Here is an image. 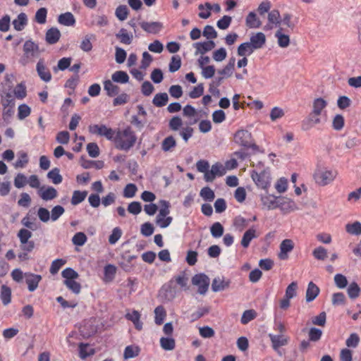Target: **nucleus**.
Segmentation results:
<instances>
[{"label": "nucleus", "mask_w": 361, "mask_h": 361, "mask_svg": "<svg viewBox=\"0 0 361 361\" xmlns=\"http://www.w3.org/2000/svg\"><path fill=\"white\" fill-rule=\"evenodd\" d=\"M47 176L55 185L60 184L63 181V177L60 174V169L56 167L49 171Z\"/></svg>", "instance_id": "31"}, {"label": "nucleus", "mask_w": 361, "mask_h": 361, "mask_svg": "<svg viewBox=\"0 0 361 361\" xmlns=\"http://www.w3.org/2000/svg\"><path fill=\"white\" fill-rule=\"evenodd\" d=\"M281 16L278 10L274 9L268 13V21L269 23L274 24L276 26L281 25Z\"/></svg>", "instance_id": "46"}, {"label": "nucleus", "mask_w": 361, "mask_h": 361, "mask_svg": "<svg viewBox=\"0 0 361 361\" xmlns=\"http://www.w3.org/2000/svg\"><path fill=\"white\" fill-rule=\"evenodd\" d=\"M319 293V287L315 283L310 281L308 283L307 288L306 290V301L307 302H310L314 300L317 297Z\"/></svg>", "instance_id": "21"}, {"label": "nucleus", "mask_w": 361, "mask_h": 361, "mask_svg": "<svg viewBox=\"0 0 361 361\" xmlns=\"http://www.w3.org/2000/svg\"><path fill=\"white\" fill-rule=\"evenodd\" d=\"M61 276L65 280H75L78 278L79 275L74 269L71 267L66 268L61 272Z\"/></svg>", "instance_id": "51"}, {"label": "nucleus", "mask_w": 361, "mask_h": 361, "mask_svg": "<svg viewBox=\"0 0 361 361\" xmlns=\"http://www.w3.org/2000/svg\"><path fill=\"white\" fill-rule=\"evenodd\" d=\"M257 236L256 235V230L253 228H249L246 231L242 238L241 240V245L246 248L249 246L251 240L254 238H256Z\"/></svg>", "instance_id": "23"}, {"label": "nucleus", "mask_w": 361, "mask_h": 361, "mask_svg": "<svg viewBox=\"0 0 361 361\" xmlns=\"http://www.w3.org/2000/svg\"><path fill=\"white\" fill-rule=\"evenodd\" d=\"M65 209L61 205L54 207L51 211L50 217L53 221H56L64 213Z\"/></svg>", "instance_id": "61"}, {"label": "nucleus", "mask_w": 361, "mask_h": 361, "mask_svg": "<svg viewBox=\"0 0 361 361\" xmlns=\"http://www.w3.org/2000/svg\"><path fill=\"white\" fill-rule=\"evenodd\" d=\"M18 117L20 120L25 119L31 113L30 108L25 104L19 105V106L18 108Z\"/></svg>", "instance_id": "54"}, {"label": "nucleus", "mask_w": 361, "mask_h": 361, "mask_svg": "<svg viewBox=\"0 0 361 361\" xmlns=\"http://www.w3.org/2000/svg\"><path fill=\"white\" fill-rule=\"evenodd\" d=\"M246 25L250 28H258L261 26L262 23L257 18L255 12H250L246 17Z\"/></svg>", "instance_id": "25"}, {"label": "nucleus", "mask_w": 361, "mask_h": 361, "mask_svg": "<svg viewBox=\"0 0 361 361\" xmlns=\"http://www.w3.org/2000/svg\"><path fill=\"white\" fill-rule=\"evenodd\" d=\"M200 197L207 202H212L215 198L214 192L209 187H204L200 192Z\"/></svg>", "instance_id": "41"}, {"label": "nucleus", "mask_w": 361, "mask_h": 361, "mask_svg": "<svg viewBox=\"0 0 361 361\" xmlns=\"http://www.w3.org/2000/svg\"><path fill=\"white\" fill-rule=\"evenodd\" d=\"M129 14V10L126 5L118 6L115 11V15L116 18L121 20H125Z\"/></svg>", "instance_id": "40"}, {"label": "nucleus", "mask_w": 361, "mask_h": 361, "mask_svg": "<svg viewBox=\"0 0 361 361\" xmlns=\"http://www.w3.org/2000/svg\"><path fill=\"white\" fill-rule=\"evenodd\" d=\"M169 101L168 94L166 92L157 93L154 95L152 103L157 107L164 106Z\"/></svg>", "instance_id": "30"}, {"label": "nucleus", "mask_w": 361, "mask_h": 361, "mask_svg": "<svg viewBox=\"0 0 361 361\" xmlns=\"http://www.w3.org/2000/svg\"><path fill=\"white\" fill-rule=\"evenodd\" d=\"M140 27L145 32L151 34H157L163 28V24L160 22H141L140 23Z\"/></svg>", "instance_id": "13"}, {"label": "nucleus", "mask_w": 361, "mask_h": 361, "mask_svg": "<svg viewBox=\"0 0 361 361\" xmlns=\"http://www.w3.org/2000/svg\"><path fill=\"white\" fill-rule=\"evenodd\" d=\"M23 51V56L20 59V62L23 65L27 63L28 59L37 58L41 53L39 44L32 39H27L25 42Z\"/></svg>", "instance_id": "2"}, {"label": "nucleus", "mask_w": 361, "mask_h": 361, "mask_svg": "<svg viewBox=\"0 0 361 361\" xmlns=\"http://www.w3.org/2000/svg\"><path fill=\"white\" fill-rule=\"evenodd\" d=\"M346 231L353 235H358L361 234V223L355 221L353 224H348L345 226Z\"/></svg>", "instance_id": "43"}, {"label": "nucleus", "mask_w": 361, "mask_h": 361, "mask_svg": "<svg viewBox=\"0 0 361 361\" xmlns=\"http://www.w3.org/2000/svg\"><path fill=\"white\" fill-rule=\"evenodd\" d=\"M312 255L318 260H324L327 257V250L324 247L319 246L313 250Z\"/></svg>", "instance_id": "59"}, {"label": "nucleus", "mask_w": 361, "mask_h": 361, "mask_svg": "<svg viewBox=\"0 0 361 361\" xmlns=\"http://www.w3.org/2000/svg\"><path fill=\"white\" fill-rule=\"evenodd\" d=\"M210 232L212 237L215 238H220L224 232V226L219 222L214 223L210 227Z\"/></svg>", "instance_id": "39"}, {"label": "nucleus", "mask_w": 361, "mask_h": 361, "mask_svg": "<svg viewBox=\"0 0 361 361\" xmlns=\"http://www.w3.org/2000/svg\"><path fill=\"white\" fill-rule=\"evenodd\" d=\"M161 347L165 350H172L175 348L176 342L172 338L162 337L160 339Z\"/></svg>", "instance_id": "42"}, {"label": "nucleus", "mask_w": 361, "mask_h": 361, "mask_svg": "<svg viewBox=\"0 0 361 361\" xmlns=\"http://www.w3.org/2000/svg\"><path fill=\"white\" fill-rule=\"evenodd\" d=\"M277 208H279L283 213H289L298 209L293 201L281 196H279Z\"/></svg>", "instance_id": "9"}, {"label": "nucleus", "mask_w": 361, "mask_h": 361, "mask_svg": "<svg viewBox=\"0 0 361 361\" xmlns=\"http://www.w3.org/2000/svg\"><path fill=\"white\" fill-rule=\"evenodd\" d=\"M137 190V186L133 183H128L123 190V196L126 198H132Z\"/></svg>", "instance_id": "55"}, {"label": "nucleus", "mask_w": 361, "mask_h": 361, "mask_svg": "<svg viewBox=\"0 0 361 361\" xmlns=\"http://www.w3.org/2000/svg\"><path fill=\"white\" fill-rule=\"evenodd\" d=\"M32 235V232L26 228H21L17 234V236L19 238L20 243H27V241L29 240Z\"/></svg>", "instance_id": "63"}, {"label": "nucleus", "mask_w": 361, "mask_h": 361, "mask_svg": "<svg viewBox=\"0 0 361 361\" xmlns=\"http://www.w3.org/2000/svg\"><path fill=\"white\" fill-rule=\"evenodd\" d=\"M255 49H259L263 47L266 43V36L263 32H259L252 35L250 42H247Z\"/></svg>", "instance_id": "12"}, {"label": "nucleus", "mask_w": 361, "mask_h": 361, "mask_svg": "<svg viewBox=\"0 0 361 361\" xmlns=\"http://www.w3.org/2000/svg\"><path fill=\"white\" fill-rule=\"evenodd\" d=\"M112 80H106L104 81V90L106 92V94L113 97L119 94L120 87L114 83Z\"/></svg>", "instance_id": "18"}, {"label": "nucleus", "mask_w": 361, "mask_h": 361, "mask_svg": "<svg viewBox=\"0 0 361 361\" xmlns=\"http://www.w3.org/2000/svg\"><path fill=\"white\" fill-rule=\"evenodd\" d=\"M61 36L60 30L55 27L47 30L45 34V40L49 44L57 43Z\"/></svg>", "instance_id": "15"}, {"label": "nucleus", "mask_w": 361, "mask_h": 361, "mask_svg": "<svg viewBox=\"0 0 361 361\" xmlns=\"http://www.w3.org/2000/svg\"><path fill=\"white\" fill-rule=\"evenodd\" d=\"M58 22L65 26H73L75 24V18L72 13L66 12L59 16Z\"/></svg>", "instance_id": "22"}, {"label": "nucleus", "mask_w": 361, "mask_h": 361, "mask_svg": "<svg viewBox=\"0 0 361 361\" xmlns=\"http://www.w3.org/2000/svg\"><path fill=\"white\" fill-rule=\"evenodd\" d=\"M336 177V173L332 171H319L314 173V179L320 185H326L330 183Z\"/></svg>", "instance_id": "7"}, {"label": "nucleus", "mask_w": 361, "mask_h": 361, "mask_svg": "<svg viewBox=\"0 0 361 361\" xmlns=\"http://www.w3.org/2000/svg\"><path fill=\"white\" fill-rule=\"evenodd\" d=\"M251 177L255 184L262 189H267L270 185V172L269 169L262 170L259 173L253 170Z\"/></svg>", "instance_id": "4"}, {"label": "nucleus", "mask_w": 361, "mask_h": 361, "mask_svg": "<svg viewBox=\"0 0 361 361\" xmlns=\"http://www.w3.org/2000/svg\"><path fill=\"white\" fill-rule=\"evenodd\" d=\"M256 317V312L254 310H245L241 317L240 322L243 324H247Z\"/></svg>", "instance_id": "56"}, {"label": "nucleus", "mask_w": 361, "mask_h": 361, "mask_svg": "<svg viewBox=\"0 0 361 361\" xmlns=\"http://www.w3.org/2000/svg\"><path fill=\"white\" fill-rule=\"evenodd\" d=\"M282 27H279L275 33V37L278 39V44L282 48L287 47L290 44V38L288 35L282 33Z\"/></svg>", "instance_id": "29"}, {"label": "nucleus", "mask_w": 361, "mask_h": 361, "mask_svg": "<svg viewBox=\"0 0 361 361\" xmlns=\"http://www.w3.org/2000/svg\"><path fill=\"white\" fill-rule=\"evenodd\" d=\"M11 290L6 285H2L1 288V299L4 305L11 302Z\"/></svg>", "instance_id": "36"}, {"label": "nucleus", "mask_w": 361, "mask_h": 361, "mask_svg": "<svg viewBox=\"0 0 361 361\" xmlns=\"http://www.w3.org/2000/svg\"><path fill=\"white\" fill-rule=\"evenodd\" d=\"M320 115H316L314 112H311L306 120H304L302 123V128L304 130H307L314 126L315 124H318L321 122L319 116Z\"/></svg>", "instance_id": "19"}, {"label": "nucleus", "mask_w": 361, "mask_h": 361, "mask_svg": "<svg viewBox=\"0 0 361 361\" xmlns=\"http://www.w3.org/2000/svg\"><path fill=\"white\" fill-rule=\"evenodd\" d=\"M272 343V347L274 350H278L281 346L286 345L288 343L287 338L281 335H269Z\"/></svg>", "instance_id": "24"}, {"label": "nucleus", "mask_w": 361, "mask_h": 361, "mask_svg": "<svg viewBox=\"0 0 361 361\" xmlns=\"http://www.w3.org/2000/svg\"><path fill=\"white\" fill-rule=\"evenodd\" d=\"M87 236L84 233L78 232L73 235L72 242L75 245L82 246L87 242Z\"/></svg>", "instance_id": "48"}, {"label": "nucleus", "mask_w": 361, "mask_h": 361, "mask_svg": "<svg viewBox=\"0 0 361 361\" xmlns=\"http://www.w3.org/2000/svg\"><path fill=\"white\" fill-rule=\"evenodd\" d=\"M36 70L38 75L43 81L47 82L51 80V74L49 70L44 65V62L42 59L37 62Z\"/></svg>", "instance_id": "14"}, {"label": "nucleus", "mask_w": 361, "mask_h": 361, "mask_svg": "<svg viewBox=\"0 0 361 361\" xmlns=\"http://www.w3.org/2000/svg\"><path fill=\"white\" fill-rule=\"evenodd\" d=\"M14 29L16 31L23 30L27 24V16L25 13H20L18 15L17 18L12 22Z\"/></svg>", "instance_id": "20"}, {"label": "nucleus", "mask_w": 361, "mask_h": 361, "mask_svg": "<svg viewBox=\"0 0 361 361\" xmlns=\"http://www.w3.org/2000/svg\"><path fill=\"white\" fill-rule=\"evenodd\" d=\"M154 322L157 325H161L163 324L164 320L166 316V312L164 307L161 305L157 307L154 310Z\"/></svg>", "instance_id": "35"}, {"label": "nucleus", "mask_w": 361, "mask_h": 361, "mask_svg": "<svg viewBox=\"0 0 361 361\" xmlns=\"http://www.w3.org/2000/svg\"><path fill=\"white\" fill-rule=\"evenodd\" d=\"M234 141L244 147L252 148L255 151H259V147L252 142V135L247 130H238L234 135Z\"/></svg>", "instance_id": "3"}, {"label": "nucleus", "mask_w": 361, "mask_h": 361, "mask_svg": "<svg viewBox=\"0 0 361 361\" xmlns=\"http://www.w3.org/2000/svg\"><path fill=\"white\" fill-rule=\"evenodd\" d=\"M209 278L204 274H197L192 276V283L198 286V293L204 295L209 286Z\"/></svg>", "instance_id": "5"}, {"label": "nucleus", "mask_w": 361, "mask_h": 361, "mask_svg": "<svg viewBox=\"0 0 361 361\" xmlns=\"http://www.w3.org/2000/svg\"><path fill=\"white\" fill-rule=\"evenodd\" d=\"M154 231V228L151 223L146 222L141 225L140 233L142 235L145 237L150 236L153 234Z\"/></svg>", "instance_id": "62"}, {"label": "nucleus", "mask_w": 361, "mask_h": 361, "mask_svg": "<svg viewBox=\"0 0 361 361\" xmlns=\"http://www.w3.org/2000/svg\"><path fill=\"white\" fill-rule=\"evenodd\" d=\"M327 106V102L323 98H317L312 103V111L316 115H321L322 111Z\"/></svg>", "instance_id": "28"}, {"label": "nucleus", "mask_w": 361, "mask_h": 361, "mask_svg": "<svg viewBox=\"0 0 361 361\" xmlns=\"http://www.w3.org/2000/svg\"><path fill=\"white\" fill-rule=\"evenodd\" d=\"M279 197L266 194L261 195V201L264 206L267 207L268 209H274L277 208Z\"/></svg>", "instance_id": "16"}, {"label": "nucleus", "mask_w": 361, "mask_h": 361, "mask_svg": "<svg viewBox=\"0 0 361 361\" xmlns=\"http://www.w3.org/2000/svg\"><path fill=\"white\" fill-rule=\"evenodd\" d=\"M360 288L356 282L350 283L347 288L348 297L352 300L357 298L360 296Z\"/></svg>", "instance_id": "32"}, {"label": "nucleus", "mask_w": 361, "mask_h": 361, "mask_svg": "<svg viewBox=\"0 0 361 361\" xmlns=\"http://www.w3.org/2000/svg\"><path fill=\"white\" fill-rule=\"evenodd\" d=\"M63 283L75 294H79L81 290V285L75 280H64Z\"/></svg>", "instance_id": "50"}, {"label": "nucleus", "mask_w": 361, "mask_h": 361, "mask_svg": "<svg viewBox=\"0 0 361 361\" xmlns=\"http://www.w3.org/2000/svg\"><path fill=\"white\" fill-rule=\"evenodd\" d=\"M192 46L196 49L195 55H204V54L210 51L205 42H196L194 43Z\"/></svg>", "instance_id": "57"}, {"label": "nucleus", "mask_w": 361, "mask_h": 361, "mask_svg": "<svg viewBox=\"0 0 361 361\" xmlns=\"http://www.w3.org/2000/svg\"><path fill=\"white\" fill-rule=\"evenodd\" d=\"M114 140L117 149L128 151L135 144L137 137L135 132L128 126L123 130H118Z\"/></svg>", "instance_id": "1"}, {"label": "nucleus", "mask_w": 361, "mask_h": 361, "mask_svg": "<svg viewBox=\"0 0 361 361\" xmlns=\"http://www.w3.org/2000/svg\"><path fill=\"white\" fill-rule=\"evenodd\" d=\"M87 195V191L75 190L71 198V204L77 205L83 202Z\"/></svg>", "instance_id": "38"}, {"label": "nucleus", "mask_w": 361, "mask_h": 361, "mask_svg": "<svg viewBox=\"0 0 361 361\" xmlns=\"http://www.w3.org/2000/svg\"><path fill=\"white\" fill-rule=\"evenodd\" d=\"M93 38L94 39L95 38V36L94 35H87L84 39H82V41L81 42V44H80V49L84 51H90L92 50V43L90 42V39Z\"/></svg>", "instance_id": "47"}, {"label": "nucleus", "mask_w": 361, "mask_h": 361, "mask_svg": "<svg viewBox=\"0 0 361 361\" xmlns=\"http://www.w3.org/2000/svg\"><path fill=\"white\" fill-rule=\"evenodd\" d=\"M39 196L45 201L51 200L58 195L57 190L52 186H42L37 191Z\"/></svg>", "instance_id": "10"}, {"label": "nucleus", "mask_w": 361, "mask_h": 361, "mask_svg": "<svg viewBox=\"0 0 361 361\" xmlns=\"http://www.w3.org/2000/svg\"><path fill=\"white\" fill-rule=\"evenodd\" d=\"M138 353L139 349L137 347L133 348L132 345H128L125 348L123 357L124 359L128 360L137 356Z\"/></svg>", "instance_id": "58"}, {"label": "nucleus", "mask_w": 361, "mask_h": 361, "mask_svg": "<svg viewBox=\"0 0 361 361\" xmlns=\"http://www.w3.org/2000/svg\"><path fill=\"white\" fill-rule=\"evenodd\" d=\"M181 66V59L179 56H172L169 63V69L171 73H174L179 70Z\"/></svg>", "instance_id": "49"}, {"label": "nucleus", "mask_w": 361, "mask_h": 361, "mask_svg": "<svg viewBox=\"0 0 361 361\" xmlns=\"http://www.w3.org/2000/svg\"><path fill=\"white\" fill-rule=\"evenodd\" d=\"M66 260L62 259H56L51 263L49 271L51 274H56L59 269L65 264Z\"/></svg>", "instance_id": "60"}, {"label": "nucleus", "mask_w": 361, "mask_h": 361, "mask_svg": "<svg viewBox=\"0 0 361 361\" xmlns=\"http://www.w3.org/2000/svg\"><path fill=\"white\" fill-rule=\"evenodd\" d=\"M88 130L91 134L104 136L106 139L109 140L114 138V130L110 128H107L105 125H90L88 127Z\"/></svg>", "instance_id": "6"}, {"label": "nucleus", "mask_w": 361, "mask_h": 361, "mask_svg": "<svg viewBox=\"0 0 361 361\" xmlns=\"http://www.w3.org/2000/svg\"><path fill=\"white\" fill-rule=\"evenodd\" d=\"M116 37L119 39L122 44L128 45L132 43L133 35V34L128 33L126 29L121 28L118 32L116 34Z\"/></svg>", "instance_id": "26"}, {"label": "nucleus", "mask_w": 361, "mask_h": 361, "mask_svg": "<svg viewBox=\"0 0 361 361\" xmlns=\"http://www.w3.org/2000/svg\"><path fill=\"white\" fill-rule=\"evenodd\" d=\"M25 282L28 286V290L30 292H33L37 289L39 281L42 280L41 275L35 274L30 272L25 274Z\"/></svg>", "instance_id": "11"}, {"label": "nucleus", "mask_w": 361, "mask_h": 361, "mask_svg": "<svg viewBox=\"0 0 361 361\" xmlns=\"http://www.w3.org/2000/svg\"><path fill=\"white\" fill-rule=\"evenodd\" d=\"M104 276L106 281H111L116 273V267L111 264H109L104 267Z\"/></svg>", "instance_id": "44"}, {"label": "nucleus", "mask_w": 361, "mask_h": 361, "mask_svg": "<svg viewBox=\"0 0 361 361\" xmlns=\"http://www.w3.org/2000/svg\"><path fill=\"white\" fill-rule=\"evenodd\" d=\"M294 248V243L290 239H285L280 244V252L278 257L281 260H286L288 258V253Z\"/></svg>", "instance_id": "8"}, {"label": "nucleus", "mask_w": 361, "mask_h": 361, "mask_svg": "<svg viewBox=\"0 0 361 361\" xmlns=\"http://www.w3.org/2000/svg\"><path fill=\"white\" fill-rule=\"evenodd\" d=\"M255 49L252 48L250 44L246 42L240 44L238 47V55L240 56H249L252 54Z\"/></svg>", "instance_id": "34"}, {"label": "nucleus", "mask_w": 361, "mask_h": 361, "mask_svg": "<svg viewBox=\"0 0 361 361\" xmlns=\"http://www.w3.org/2000/svg\"><path fill=\"white\" fill-rule=\"evenodd\" d=\"M111 80L116 83L126 84L129 81V76L123 71H117L112 74Z\"/></svg>", "instance_id": "27"}, {"label": "nucleus", "mask_w": 361, "mask_h": 361, "mask_svg": "<svg viewBox=\"0 0 361 361\" xmlns=\"http://www.w3.org/2000/svg\"><path fill=\"white\" fill-rule=\"evenodd\" d=\"M176 145V140L173 136H168L164 139L161 143V149L164 152H169Z\"/></svg>", "instance_id": "37"}, {"label": "nucleus", "mask_w": 361, "mask_h": 361, "mask_svg": "<svg viewBox=\"0 0 361 361\" xmlns=\"http://www.w3.org/2000/svg\"><path fill=\"white\" fill-rule=\"evenodd\" d=\"M47 9L46 8H39L35 16V19L36 22H37L39 24H44L46 23L47 20Z\"/></svg>", "instance_id": "52"}, {"label": "nucleus", "mask_w": 361, "mask_h": 361, "mask_svg": "<svg viewBox=\"0 0 361 361\" xmlns=\"http://www.w3.org/2000/svg\"><path fill=\"white\" fill-rule=\"evenodd\" d=\"M202 35L208 39H215L218 37L217 32L213 26L207 25L204 27Z\"/></svg>", "instance_id": "53"}, {"label": "nucleus", "mask_w": 361, "mask_h": 361, "mask_svg": "<svg viewBox=\"0 0 361 361\" xmlns=\"http://www.w3.org/2000/svg\"><path fill=\"white\" fill-rule=\"evenodd\" d=\"M160 204L161 205V208L159 209V214L156 217V222L161 221V218L167 217V215L170 212V204L168 201L161 200Z\"/></svg>", "instance_id": "33"}, {"label": "nucleus", "mask_w": 361, "mask_h": 361, "mask_svg": "<svg viewBox=\"0 0 361 361\" xmlns=\"http://www.w3.org/2000/svg\"><path fill=\"white\" fill-rule=\"evenodd\" d=\"M230 285V281H225L224 278L219 276L214 279L212 283V290L213 292H219L228 288Z\"/></svg>", "instance_id": "17"}, {"label": "nucleus", "mask_w": 361, "mask_h": 361, "mask_svg": "<svg viewBox=\"0 0 361 361\" xmlns=\"http://www.w3.org/2000/svg\"><path fill=\"white\" fill-rule=\"evenodd\" d=\"M334 282L336 286L341 289L345 288L348 285V280L346 277L341 274H337L335 275Z\"/></svg>", "instance_id": "64"}, {"label": "nucleus", "mask_w": 361, "mask_h": 361, "mask_svg": "<svg viewBox=\"0 0 361 361\" xmlns=\"http://www.w3.org/2000/svg\"><path fill=\"white\" fill-rule=\"evenodd\" d=\"M360 341V336L356 333L351 334L345 341V345L348 348H355L358 346Z\"/></svg>", "instance_id": "45"}]
</instances>
